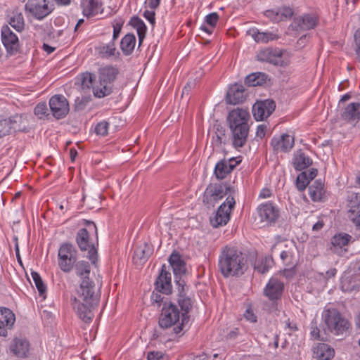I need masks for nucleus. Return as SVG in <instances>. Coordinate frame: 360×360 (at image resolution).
<instances>
[{"label": "nucleus", "instance_id": "1", "mask_svg": "<svg viewBox=\"0 0 360 360\" xmlns=\"http://www.w3.org/2000/svg\"><path fill=\"white\" fill-rule=\"evenodd\" d=\"M100 288L101 285H96L92 279L86 276L77 290L72 306L78 317L86 323H91L94 316V309L101 297Z\"/></svg>", "mask_w": 360, "mask_h": 360}, {"label": "nucleus", "instance_id": "2", "mask_svg": "<svg viewBox=\"0 0 360 360\" xmlns=\"http://www.w3.org/2000/svg\"><path fill=\"white\" fill-rule=\"evenodd\" d=\"M218 269L225 278L240 276L248 269L247 259L236 247L226 245L219 255Z\"/></svg>", "mask_w": 360, "mask_h": 360}, {"label": "nucleus", "instance_id": "3", "mask_svg": "<svg viewBox=\"0 0 360 360\" xmlns=\"http://www.w3.org/2000/svg\"><path fill=\"white\" fill-rule=\"evenodd\" d=\"M250 113L247 110L236 108L229 112L227 122L231 131L232 144L236 148H242L247 142L250 119Z\"/></svg>", "mask_w": 360, "mask_h": 360}, {"label": "nucleus", "instance_id": "4", "mask_svg": "<svg viewBox=\"0 0 360 360\" xmlns=\"http://www.w3.org/2000/svg\"><path fill=\"white\" fill-rule=\"evenodd\" d=\"M88 229L83 228L79 230L76 236V242L81 251H87V257L95 264L98 257V232L96 224L93 221H86Z\"/></svg>", "mask_w": 360, "mask_h": 360}, {"label": "nucleus", "instance_id": "5", "mask_svg": "<svg viewBox=\"0 0 360 360\" xmlns=\"http://www.w3.org/2000/svg\"><path fill=\"white\" fill-rule=\"evenodd\" d=\"M181 313L178 307L171 302L164 303L161 313L159 316L158 326L160 329H171L169 333V340H172L176 335H172V332L174 327L181 323Z\"/></svg>", "mask_w": 360, "mask_h": 360}, {"label": "nucleus", "instance_id": "6", "mask_svg": "<svg viewBox=\"0 0 360 360\" xmlns=\"http://www.w3.org/2000/svg\"><path fill=\"white\" fill-rule=\"evenodd\" d=\"M323 319L328 330L334 335H344L350 328L349 321L335 308L324 309Z\"/></svg>", "mask_w": 360, "mask_h": 360}, {"label": "nucleus", "instance_id": "7", "mask_svg": "<svg viewBox=\"0 0 360 360\" xmlns=\"http://www.w3.org/2000/svg\"><path fill=\"white\" fill-rule=\"evenodd\" d=\"M234 191L230 186L224 184L211 183L210 184L203 194L202 202L208 208L214 207L216 203L221 200L228 192Z\"/></svg>", "mask_w": 360, "mask_h": 360}, {"label": "nucleus", "instance_id": "8", "mask_svg": "<svg viewBox=\"0 0 360 360\" xmlns=\"http://www.w3.org/2000/svg\"><path fill=\"white\" fill-rule=\"evenodd\" d=\"M77 250L75 247L68 243L60 245L58 253V264L60 269L65 273L70 272L77 261Z\"/></svg>", "mask_w": 360, "mask_h": 360}, {"label": "nucleus", "instance_id": "9", "mask_svg": "<svg viewBox=\"0 0 360 360\" xmlns=\"http://www.w3.org/2000/svg\"><path fill=\"white\" fill-rule=\"evenodd\" d=\"M235 204L234 197L229 195L226 201L219 207L214 216L210 218L211 225L214 228L226 225L230 220L231 212L233 209Z\"/></svg>", "mask_w": 360, "mask_h": 360}, {"label": "nucleus", "instance_id": "10", "mask_svg": "<svg viewBox=\"0 0 360 360\" xmlns=\"http://www.w3.org/2000/svg\"><path fill=\"white\" fill-rule=\"evenodd\" d=\"M1 38L7 55L14 56L20 49V44L18 36L11 30L8 25H5L1 28Z\"/></svg>", "mask_w": 360, "mask_h": 360}, {"label": "nucleus", "instance_id": "11", "mask_svg": "<svg viewBox=\"0 0 360 360\" xmlns=\"http://www.w3.org/2000/svg\"><path fill=\"white\" fill-rule=\"evenodd\" d=\"M283 282L276 277H271L264 288V295L272 302L281 300L284 292Z\"/></svg>", "mask_w": 360, "mask_h": 360}, {"label": "nucleus", "instance_id": "12", "mask_svg": "<svg viewBox=\"0 0 360 360\" xmlns=\"http://www.w3.org/2000/svg\"><path fill=\"white\" fill-rule=\"evenodd\" d=\"M257 59L262 62H267L281 67L288 65V61L284 60L282 58V51L271 48L260 51L257 55Z\"/></svg>", "mask_w": 360, "mask_h": 360}, {"label": "nucleus", "instance_id": "13", "mask_svg": "<svg viewBox=\"0 0 360 360\" xmlns=\"http://www.w3.org/2000/svg\"><path fill=\"white\" fill-rule=\"evenodd\" d=\"M49 107L54 117L59 120L65 117L69 112V103L63 95H54L49 100Z\"/></svg>", "mask_w": 360, "mask_h": 360}, {"label": "nucleus", "instance_id": "14", "mask_svg": "<svg viewBox=\"0 0 360 360\" xmlns=\"http://www.w3.org/2000/svg\"><path fill=\"white\" fill-rule=\"evenodd\" d=\"M177 302L181 309V323L174 327L172 330V334L174 335H179L183 331L185 325L188 322L189 316L188 314L192 309L193 305L192 300L188 295L178 297Z\"/></svg>", "mask_w": 360, "mask_h": 360}, {"label": "nucleus", "instance_id": "15", "mask_svg": "<svg viewBox=\"0 0 360 360\" xmlns=\"http://www.w3.org/2000/svg\"><path fill=\"white\" fill-rule=\"evenodd\" d=\"M155 290L162 292L165 295L172 292V276L169 266L162 264L160 272L155 282Z\"/></svg>", "mask_w": 360, "mask_h": 360}, {"label": "nucleus", "instance_id": "16", "mask_svg": "<svg viewBox=\"0 0 360 360\" xmlns=\"http://www.w3.org/2000/svg\"><path fill=\"white\" fill-rule=\"evenodd\" d=\"M352 237L346 233L335 234L330 239V250L338 255L342 256L348 250V245Z\"/></svg>", "mask_w": 360, "mask_h": 360}, {"label": "nucleus", "instance_id": "17", "mask_svg": "<svg viewBox=\"0 0 360 360\" xmlns=\"http://www.w3.org/2000/svg\"><path fill=\"white\" fill-rule=\"evenodd\" d=\"M276 103L273 100L256 102L252 106V113L257 121H262L269 117L275 110Z\"/></svg>", "mask_w": 360, "mask_h": 360}, {"label": "nucleus", "instance_id": "18", "mask_svg": "<svg viewBox=\"0 0 360 360\" xmlns=\"http://www.w3.org/2000/svg\"><path fill=\"white\" fill-rule=\"evenodd\" d=\"M25 8L35 18L42 20L53 11L54 6L53 4H50L49 0H43V4H33L28 2L25 4Z\"/></svg>", "mask_w": 360, "mask_h": 360}, {"label": "nucleus", "instance_id": "19", "mask_svg": "<svg viewBox=\"0 0 360 360\" xmlns=\"http://www.w3.org/2000/svg\"><path fill=\"white\" fill-rule=\"evenodd\" d=\"M294 146V139L288 134H283L278 136H274L271 141V146L275 153H287Z\"/></svg>", "mask_w": 360, "mask_h": 360}, {"label": "nucleus", "instance_id": "20", "mask_svg": "<svg viewBox=\"0 0 360 360\" xmlns=\"http://www.w3.org/2000/svg\"><path fill=\"white\" fill-rule=\"evenodd\" d=\"M258 214L262 221L271 224L278 219L279 210L273 203L266 202L258 207Z\"/></svg>", "mask_w": 360, "mask_h": 360}, {"label": "nucleus", "instance_id": "21", "mask_svg": "<svg viewBox=\"0 0 360 360\" xmlns=\"http://www.w3.org/2000/svg\"><path fill=\"white\" fill-rule=\"evenodd\" d=\"M293 15V9L289 6H283L276 9L267 10L264 12V15L274 22L290 20Z\"/></svg>", "mask_w": 360, "mask_h": 360}, {"label": "nucleus", "instance_id": "22", "mask_svg": "<svg viewBox=\"0 0 360 360\" xmlns=\"http://www.w3.org/2000/svg\"><path fill=\"white\" fill-rule=\"evenodd\" d=\"M319 17L316 14L308 13L295 18L293 20V24L297 30L306 31L315 28L319 24Z\"/></svg>", "mask_w": 360, "mask_h": 360}, {"label": "nucleus", "instance_id": "23", "mask_svg": "<svg viewBox=\"0 0 360 360\" xmlns=\"http://www.w3.org/2000/svg\"><path fill=\"white\" fill-rule=\"evenodd\" d=\"M298 251L295 243L290 241L286 243L280 254L283 262L287 266H295L297 261Z\"/></svg>", "mask_w": 360, "mask_h": 360}, {"label": "nucleus", "instance_id": "24", "mask_svg": "<svg viewBox=\"0 0 360 360\" xmlns=\"http://www.w3.org/2000/svg\"><path fill=\"white\" fill-rule=\"evenodd\" d=\"M245 98L246 93L243 85L236 83L229 88L226 101L229 104L236 105L243 102Z\"/></svg>", "mask_w": 360, "mask_h": 360}, {"label": "nucleus", "instance_id": "25", "mask_svg": "<svg viewBox=\"0 0 360 360\" xmlns=\"http://www.w3.org/2000/svg\"><path fill=\"white\" fill-rule=\"evenodd\" d=\"M349 211L354 214L353 223L360 229V194L352 193L348 197Z\"/></svg>", "mask_w": 360, "mask_h": 360}, {"label": "nucleus", "instance_id": "26", "mask_svg": "<svg viewBox=\"0 0 360 360\" xmlns=\"http://www.w3.org/2000/svg\"><path fill=\"white\" fill-rule=\"evenodd\" d=\"M101 0H82L81 7L84 16L90 18L103 11Z\"/></svg>", "mask_w": 360, "mask_h": 360}, {"label": "nucleus", "instance_id": "27", "mask_svg": "<svg viewBox=\"0 0 360 360\" xmlns=\"http://www.w3.org/2000/svg\"><path fill=\"white\" fill-rule=\"evenodd\" d=\"M309 195L314 202H321L326 198V191L324 184L321 180H316L309 186Z\"/></svg>", "mask_w": 360, "mask_h": 360}, {"label": "nucleus", "instance_id": "28", "mask_svg": "<svg viewBox=\"0 0 360 360\" xmlns=\"http://www.w3.org/2000/svg\"><path fill=\"white\" fill-rule=\"evenodd\" d=\"M169 262L173 269L175 277L176 276H181L182 274H185L186 271V263L181 259V256L178 252L174 251L171 254Z\"/></svg>", "mask_w": 360, "mask_h": 360}, {"label": "nucleus", "instance_id": "29", "mask_svg": "<svg viewBox=\"0 0 360 360\" xmlns=\"http://www.w3.org/2000/svg\"><path fill=\"white\" fill-rule=\"evenodd\" d=\"M342 118L348 122L360 120V103H351L344 110Z\"/></svg>", "mask_w": 360, "mask_h": 360}, {"label": "nucleus", "instance_id": "30", "mask_svg": "<svg viewBox=\"0 0 360 360\" xmlns=\"http://www.w3.org/2000/svg\"><path fill=\"white\" fill-rule=\"evenodd\" d=\"M314 357L318 360H330L335 355V350L330 345L325 343H319L314 348Z\"/></svg>", "mask_w": 360, "mask_h": 360}, {"label": "nucleus", "instance_id": "31", "mask_svg": "<svg viewBox=\"0 0 360 360\" xmlns=\"http://www.w3.org/2000/svg\"><path fill=\"white\" fill-rule=\"evenodd\" d=\"M248 34L250 35L256 42L268 43L270 41L278 39V36L270 32H260L257 28H251L248 31Z\"/></svg>", "mask_w": 360, "mask_h": 360}, {"label": "nucleus", "instance_id": "32", "mask_svg": "<svg viewBox=\"0 0 360 360\" xmlns=\"http://www.w3.org/2000/svg\"><path fill=\"white\" fill-rule=\"evenodd\" d=\"M29 342L22 338H15L11 345L10 349L15 356L25 357L29 351Z\"/></svg>", "mask_w": 360, "mask_h": 360}, {"label": "nucleus", "instance_id": "33", "mask_svg": "<svg viewBox=\"0 0 360 360\" xmlns=\"http://www.w3.org/2000/svg\"><path fill=\"white\" fill-rule=\"evenodd\" d=\"M152 252L151 247L148 243H144L135 249L133 259L136 263L143 264L148 259Z\"/></svg>", "mask_w": 360, "mask_h": 360}, {"label": "nucleus", "instance_id": "34", "mask_svg": "<svg viewBox=\"0 0 360 360\" xmlns=\"http://www.w3.org/2000/svg\"><path fill=\"white\" fill-rule=\"evenodd\" d=\"M229 139L226 134V129L221 125H218L216 128L214 135L212 139V143L214 148L217 150L222 149L224 145L226 144Z\"/></svg>", "mask_w": 360, "mask_h": 360}, {"label": "nucleus", "instance_id": "35", "mask_svg": "<svg viewBox=\"0 0 360 360\" xmlns=\"http://www.w3.org/2000/svg\"><path fill=\"white\" fill-rule=\"evenodd\" d=\"M118 74L119 70L117 68L113 66H105L100 69L99 81L101 82H108L112 84Z\"/></svg>", "mask_w": 360, "mask_h": 360}, {"label": "nucleus", "instance_id": "36", "mask_svg": "<svg viewBox=\"0 0 360 360\" xmlns=\"http://www.w3.org/2000/svg\"><path fill=\"white\" fill-rule=\"evenodd\" d=\"M7 121H9V127H11V131H27V120L22 115H15L10 117Z\"/></svg>", "mask_w": 360, "mask_h": 360}, {"label": "nucleus", "instance_id": "37", "mask_svg": "<svg viewBox=\"0 0 360 360\" xmlns=\"http://www.w3.org/2000/svg\"><path fill=\"white\" fill-rule=\"evenodd\" d=\"M312 164V160L302 150L295 155L293 165L296 170L302 171Z\"/></svg>", "mask_w": 360, "mask_h": 360}, {"label": "nucleus", "instance_id": "38", "mask_svg": "<svg viewBox=\"0 0 360 360\" xmlns=\"http://www.w3.org/2000/svg\"><path fill=\"white\" fill-rule=\"evenodd\" d=\"M136 45V37L134 34H127L121 40L120 48L125 56L132 53Z\"/></svg>", "mask_w": 360, "mask_h": 360}, {"label": "nucleus", "instance_id": "39", "mask_svg": "<svg viewBox=\"0 0 360 360\" xmlns=\"http://www.w3.org/2000/svg\"><path fill=\"white\" fill-rule=\"evenodd\" d=\"M15 320L13 312L6 307H0V328L11 327Z\"/></svg>", "mask_w": 360, "mask_h": 360}, {"label": "nucleus", "instance_id": "40", "mask_svg": "<svg viewBox=\"0 0 360 360\" xmlns=\"http://www.w3.org/2000/svg\"><path fill=\"white\" fill-rule=\"evenodd\" d=\"M267 75L263 72L250 74L245 79V83L249 86H260L266 82Z\"/></svg>", "mask_w": 360, "mask_h": 360}, {"label": "nucleus", "instance_id": "41", "mask_svg": "<svg viewBox=\"0 0 360 360\" xmlns=\"http://www.w3.org/2000/svg\"><path fill=\"white\" fill-rule=\"evenodd\" d=\"M9 25L17 32H22L25 28V21L21 13L13 12L9 18Z\"/></svg>", "mask_w": 360, "mask_h": 360}, {"label": "nucleus", "instance_id": "42", "mask_svg": "<svg viewBox=\"0 0 360 360\" xmlns=\"http://www.w3.org/2000/svg\"><path fill=\"white\" fill-rule=\"evenodd\" d=\"M112 84L108 82H101L95 87H93L94 94L96 97L103 98L112 93Z\"/></svg>", "mask_w": 360, "mask_h": 360}, {"label": "nucleus", "instance_id": "43", "mask_svg": "<svg viewBox=\"0 0 360 360\" xmlns=\"http://www.w3.org/2000/svg\"><path fill=\"white\" fill-rule=\"evenodd\" d=\"M214 174L219 180L225 179L229 174L226 160L219 161L214 167Z\"/></svg>", "mask_w": 360, "mask_h": 360}, {"label": "nucleus", "instance_id": "44", "mask_svg": "<svg viewBox=\"0 0 360 360\" xmlns=\"http://www.w3.org/2000/svg\"><path fill=\"white\" fill-rule=\"evenodd\" d=\"M32 279L35 284L37 289L38 290L39 294L43 298L46 297V286L44 283L40 275L36 271H32L31 273Z\"/></svg>", "mask_w": 360, "mask_h": 360}, {"label": "nucleus", "instance_id": "45", "mask_svg": "<svg viewBox=\"0 0 360 360\" xmlns=\"http://www.w3.org/2000/svg\"><path fill=\"white\" fill-rule=\"evenodd\" d=\"M97 49L100 56L103 58H108L110 56H114L116 51L115 45L113 41L108 44L101 45L97 48Z\"/></svg>", "mask_w": 360, "mask_h": 360}, {"label": "nucleus", "instance_id": "46", "mask_svg": "<svg viewBox=\"0 0 360 360\" xmlns=\"http://www.w3.org/2000/svg\"><path fill=\"white\" fill-rule=\"evenodd\" d=\"M75 266L77 275L81 276L82 279L86 276L89 277L91 267L87 262L80 261L75 263Z\"/></svg>", "mask_w": 360, "mask_h": 360}, {"label": "nucleus", "instance_id": "47", "mask_svg": "<svg viewBox=\"0 0 360 360\" xmlns=\"http://www.w3.org/2000/svg\"><path fill=\"white\" fill-rule=\"evenodd\" d=\"M273 263V259L270 257H264L261 259V261L255 264V269L261 274H265L269 271V269L271 267V264Z\"/></svg>", "mask_w": 360, "mask_h": 360}, {"label": "nucleus", "instance_id": "48", "mask_svg": "<svg viewBox=\"0 0 360 360\" xmlns=\"http://www.w3.org/2000/svg\"><path fill=\"white\" fill-rule=\"evenodd\" d=\"M129 24L136 30L137 33L146 32L147 27L144 22L138 16H133Z\"/></svg>", "mask_w": 360, "mask_h": 360}, {"label": "nucleus", "instance_id": "49", "mask_svg": "<svg viewBox=\"0 0 360 360\" xmlns=\"http://www.w3.org/2000/svg\"><path fill=\"white\" fill-rule=\"evenodd\" d=\"M175 283L177 285L178 297L187 295L188 287L186 285V281L181 276H176V277H175Z\"/></svg>", "mask_w": 360, "mask_h": 360}, {"label": "nucleus", "instance_id": "50", "mask_svg": "<svg viewBox=\"0 0 360 360\" xmlns=\"http://www.w3.org/2000/svg\"><path fill=\"white\" fill-rule=\"evenodd\" d=\"M309 182L307 179V172H302L297 177L296 186L299 191H302L309 185Z\"/></svg>", "mask_w": 360, "mask_h": 360}, {"label": "nucleus", "instance_id": "51", "mask_svg": "<svg viewBox=\"0 0 360 360\" xmlns=\"http://www.w3.org/2000/svg\"><path fill=\"white\" fill-rule=\"evenodd\" d=\"M49 109L46 103H38L34 110V115L37 116L39 119H43L47 116H49L48 113Z\"/></svg>", "mask_w": 360, "mask_h": 360}, {"label": "nucleus", "instance_id": "52", "mask_svg": "<svg viewBox=\"0 0 360 360\" xmlns=\"http://www.w3.org/2000/svg\"><path fill=\"white\" fill-rule=\"evenodd\" d=\"M95 76L89 72L83 73L81 75V85L83 89H89L92 86Z\"/></svg>", "mask_w": 360, "mask_h": 360}, {"label": "nucleus", "instance_id": "53", "mask_svg": "<svg viewBox=\"0 0 360 360\" xmlns=\"http://www.w3.org/2000/svg\"><path fill=\"white\" fill-rule=\"evenodd\" d=\"M162 294H163L162 292L154 290L151 295L152 304L154 305L156 304L158 307H160L162 304L164 305V303L165 302L164 301L165 297Z\"/></svg>", "mask_w": 360, "mask_h": 360}, {"label": "nucleus", "instance_id": "54", "mask_svg": "<svg viewBox=\"0 0 360 360\" xmlns=\"http://www.w3.org/2000/svg\"><path fill=\"white\" fill-rule=\"evenodd\" d=\"M109 123L106 121H102L98 123L95 127V132L98 135L105 136L108 134Z\"/></svg>", "mask_w": 360, "mask_h": 360}, {"label": "nucleus", "instance_id": "55", "mask_svg": "<svg viewBox=\"0 0 360 360\" xmlns=\"http://www.w3.org/2000/svg\"><path fill=\"white\" fill-rule=\"evenodd\" d=\"M124 24V20L122 18L116 19L112 25L113 26V35H112V41L116 40L121 32L122 25Z\"/></svg>", "mask_w": 360, "mask_h": 360}, {"label": "nucleus", "instance_id": "56", "mask_svg": "<svg viewBox=\"0 0 360 360\" xmlns=\"http://www.w3.org/2000/svg\"><path fill=\"white\" fill-rule=\"evenodd\" d=\"M310 335L311 337L314 340H324L323 338H321L320 330L317 326V323L316 321H312L311 323Z\"/></svg>", "mask_w": 360, "mask_h": 360}, {"label": "nucleus", "instance_id": "57", "mask_svg": "<svg viewBox=\"0 0 360 360\" xmlns=\"http://www.w3.org/2000/svg\"><path fill=\"white\" fill-rule=\"evenodd\" d=\"M11 133V127H9V121L3 120L0 121V138Z\"/></svg>", "mask_w": 360, "mask_h": 360}, {"label": "nucleus", "instance_id": "58", "mask_svg": "<svg viewBox=\"0 0 360 360\" xmlns=\"http://www.w3.org/2000/svg\"><path fill=\"white\" fill-rule=\"evenodd\" d=\"M219 15L214 12L208 14L205 18V22L212 27H214L218 22Z\"/></svg>", "mask_w": 360, "mask_h": 360}, {"label": "nucleus", "instance_id": "59", "mask_svg": "<svg viewBox=\"0 0 360 360\" xmlns=\"http://www.w3.org/2000/svg\"><path fill=\"white\" fill-rule=\"evenodd\" d=\"M143 17L148 20V22L154 26L155 24V10L148 11L146 10L143 13Z\"/></svg>", "mask_w": 360, "mask_h": 360}, {"label": "nucleus", "instance_id": "60", "mask_svg": "<svg viewBox=\"0 0 360 360\" xmlns=\"http://www.w3.org/2000/svg\"><path fill=\"white\" fill-rule=\"evenodd\" d=\"M227 164V168L229 173H231V172L236 168V167L240 162V160L237 161L236 158H231L229 160H226Z\"/></svg>", "mask_w": 360, "mask_h": 360}, {"label": "nucleus", "instance_id": "61", "mask_svg": "<svg viewBox=\"0 0 360 360\" xmlns=\"http://www.w3.org/2000/svg\"><path fill=\"white\" fill-rule=\"evenodd\" d=\"M160 4V0H146L145 5L150 9L155 10L159 7Z\"/></svg>", "mask_w": 360, "mask_h": 360}, {"label": "nucleus", "instance_id": "62", "mask_svg": "<svg viewBox=\"0 0 360 360\" xmlns=\"http://www.w3.org/2000/svg\"><path fill=\"white\" fill-rule=\"evenodd\" d=\"M162 358V354L160 352H150L148 353V360H160Z\"/></svg>", "mask_w": 360, "mask_h": 360}, {"label": "nucleus", "instance_id": "63", "mask_svg": "<svg viewBox=\"0 0 360 360\" xmlns=\"http://www.w3.org/2000/svg\"><path fill=\"white\" fill-rule=\"evenodd\" d=\"M295 266H291L289 269H285L283 271V275L286 278H291L295 274Z\"/></svg>", "mask_w": 360, "mask_h": 360}, {"label": "nucleus", "instance_id": "64", "mask_svg": "<svg viewBox=\"0 0 360 360\" xmlns=\"http://www.w3.org/2000/svg\"><path fill=\"white\" fill-rule=\"evenodd\" d=\"M245 319L250 322L255 323L257 321V316L254 314L252 310L248 309L244 314Z\"/></svg>", "mask_w": 360, "mask_h": 360}]
</instances>
